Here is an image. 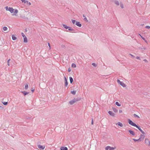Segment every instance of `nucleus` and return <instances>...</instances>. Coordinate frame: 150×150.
Segmentation results:
<instances>
[{
  "label": "nucleus",
  "mask_w": 150,
  "mask_h": 150,
  "mask_svg": "<svg viewBox=\"0 0 150 150\" xmlns=\"http://www.w3.org/2000/svg\"><path fill=\"white\" fill-rule=\"evenodd\" d=\"M115 3L117 6H118L119 5V2L118 1H115Z\"/></svg>",
  "instance_id": "nucleus-24"
},
{
  "label": "nucleus",
  "mask_w": 150,
  "mask_h": 150,
  "mask_svg": "<svg viewBox=\"0 0 150 150\" xmlns=\"http://www.w3.org/2000/svg\"><path fill=\"white\" fill-rule=\"evenodd\" d=\"M133 116L134 117H137L138 118H139V116H138V115H137L136 114H133Z\"/></svg>",
  "instance_id": "nucleus-33"
},
{
  "label": "nucleus",
  "mask_w": 150,
  "mask_h": 150,
  "mask_svg": "<svg viewBox=\"0 0 150 150\" xmlns=\"http://www.w3.org/2000/svg\"><path fill=\"white\" fill-rule=\"evenodd\" d=\"M64 80L65 81V86L67 87L68 85V82L67 81V79L65 76H64Z\"/></svg>",
  "instance_id": "nucleus-5"
},
{
  "label": "nucleus",
  "mask_w": 150,
  "mask_h": 150,
  "mask_svg": "<svg viewBox=\"0 0 150 150\" xmlns=\"http://www.w3.org/2000/svg\"><path fill=\"white\" fill-rule=\"evenodd\" d=\"M120 6L122 8H124V6L123 4L121 3H120Z\"/></svg>",
  "instance_id": "nucleus-34"
},
{
  "label": "nucleus",
  "mask_w": 150,
  "mask_h": 150,
  "mask_svg": "<svg viewBox=\"0 0 150 150\" xmlns=\"http://www.w3.org/2000/svg\"><path fill=\"white\" fill-rule=\"evenodd\" d=\"M8 11H9L11 13H13V11H14V9L12 7H9L8 8Z\"/></svg>",
  "instance_id": "nucleus-6"
},
{
  "label": "nucleus",
  "mask_w": 150,
  "mask_h": 150,
  "mask_svg": "<svg viewBox=\"0 0 150 150\" xmlns=\"http://www.w3.org/2000/svg\"><path fill=\"white\" fill-rule=\"evenodd\" d=\"M117 81L118 82V83L119 84H120L121 82V81H120V80L119 79H117Z\"/></svg>",
  "instance_id": "nucleus-43"
},
{
  "label": "nucleus",
  "mask_w": 150,
  "mask_h": 150,
  "mask_svg": "<svg viewBox=\"0 0 150 150\" xmlns=\"http://www.w3.org/2000/svg\"><path fill=\"white\" fill-rule=\"evenodd\" d=\"M12 38L13 40H14L16 39L17 38L14 35H12Z\"/></svg>",
  "instance_id": "nucleus-20"
},
{
  "label": "nucleus",
  "mask_w": 150,
  "mask_h": 150,
  "mask_svg": "<svg viewBox=\"0 0 150 150\" xmlns=\"http://www.w3.org/2000/svg\"><path fill=\"white\" fill-rule=\"evenodd\" d=\"M21 1L23 3H24L25 4L26 3V1L25 0H21Z\"/></svg>",
  "instance_id": "nucleus-42"
},
{
  "label": "nucleus",
  "mask_w": 150,
  "mask_h": 150,
  "mask_svg": "<svg viewBox=\"0 0 150 150\" xmlns=\"http://www.w3.org/2000/svg\"><path fill=\"white\" fill-rule=\"evenodd\" d=\"M120 84L123 87H125L126 86V85L122 81H121V82L120 83Z\"/></svg>",
  "instance_id": "nucleus-15"
},
{
  "label": "nucleus",
  "mask_w": 150,
  "mask_h": 150,
  "mask_svg": "<svg viewBox=\"0 0 150 150\" xmlns=\"http://www.w3.org/2000/svg\"><path fill=\"white\" fill-rule=\"evenodd\" d=\"M3 104L5 105H7V104H8V102H2Z\"/></svg>",
  "instance_id": "nucleus-38"
},
{
  "label": "nucleus",
  "mask_w": 150,
  "mask_h": 150,
  "mask_svg": "<svg viewBox=\"0 0 150 150\" xmlns=\"http://www.w3.org/2000/svg\"><path fill=\"white\" fill-rule=\"evenodd\" d=\"M140 139H133V140L135 142H137V141H138V142H141L140 141Z\"/></svg>",
  "instance_id": "nucleus-27"
},
{
  "label": "nucleus",
  "mask_w": 150,
  "mask_h": 150,
  "mask_svg": "<svg viewBox=\"0 0 150 150\" xmlns=\"http://www.w3.org/2000/svg\"><path fill=\"white\" fill-rule=\"evenodd\" d=\"M34 89L33 88H31V91L33 93L34 92Z\"/></svg>",
  "instance_id": "nucleus-46"
},
{
  "label": "nucleus",
  "mask_w": 150,
  "mask_h": 150,
  "mask_svg": "<svg viewBox=\"0 0 150 150\" xmlns=\"http://www.w3.org/2000/svg\"><path fill=\"white\" fill-rule=\"evenodd\" d=\"M128 132L132 135L133 136H134L135 134L134 131L131 130H129Z\"/></svg>",
  "instance_id": "nucleus-14"
},
{
  "label": "nucleus",
  "mask_w": 150,
  "mask_h": 150,
  "mask_svg": "<svg viewBox=\"0 0 150 150\" xmlns=\"http://www.w3.org/2000/svg\"><path fill=\"white\" fill-rule=\"evenodd\" d=\"M141 49H143L144 50H145L146 49L145 47H143V48H141Z\"/></svg>",
  "instance_id": "nucleus-57"
},
{
  "label": "nucleus",
  "mask_w": 150,
  "mask_h": 150,
  "mask_svg": "<svg viewBox=\"0 0 150 150\" xmlns=\"http://www.w3.org/2000/svg\"><path fill=\"white\" fill-rule=\"evenodd\" d=\"M144 25V24H142L141 25L142 26H143V25Z\"/></svg>",
  "instance_id": "nucleus-59"
},
{
  "label": "nucleus",
  "mask_w": 150,
  "mask_h": 150,
  "mask_svg": "<svg viewBox=\"0 0 150 150\" xmlns=\"http://www.w3.org/2000/svg\"><path fill=\"white\" fill-rule=\"evenodd\" d=\"M145 28L149 29L150 28V26L148 25H147L145 27Z\"/></svg>",
  "instance_id": "nucleus-44"
},
{
  "label": "nucleus",
  "mask_w": 150,
  "mask_h": 150,
  "mask_svg": "<svg viewBox=\"0 0 150 150\" xmlns=\"http://www.w3.org/2000/svg\"><path fill=\"white\" fill-rule=\"evenodd\" d=\"M68 30L69 31H73L72 33H76V32L73 29L71 28V27H69L68 28Z\"/></svg>",
  "instance_id": "nucleus-10"
},
{
  "label": "nucleus",
  "mask_w": 150,
  "mask_h": 150,
  "mask_svg": "<svg viewBox=\"0 0 150 150\" xmlns=\"http://www.w3.org/2000/svg\"><path fill=\"white\" fill-rule=\"evenodd\" d=\"M76 25L79 27H81L82 26L81 24L80 23V22L78 21L76 22Z\"/></svg>",
  "instance_id": "nucleus-9"
},
{
  "label": "nucleus",
  "mask_w": 150,
  "mask_h": 150,
  "mask_svg": "<svg viewBox=\"0 0 150 150\" xmlns=\"http://www.w3.org/2000/svg\"><path fill=\"white\" fill-rule=\"evenodd\" d=\"M109 148H110V146H107L105 147V150H108V149H109Z\"/></svg>",
  "instance_id": "nucleus-37"
},
{
  "label": "nucleus",
  "mask_w": 150,
  "mask_h": 150,
  "mask_svg": "<svg viewBox=\"0 0 150 150\" xmlns=\"http://www.w3.org/2000/svg\"><path fill=\"white\" fill-rule=\"evenodd\" d=\"M130 55H131V56H132V58H134V57H135L134 56V55H132V54H130Z\"/></svg>",
  "instance_id": "nucleus-52"
},
{
  "label": "nucleus",
  "mask_w": 150,
  "mask_h": 150,
  "mask_svg": "<svg viewBox=\"0 0 150 150\" xmlns=\"http://www.w3.org/2000/svg\"><path fill=\"white\" fill-rule=\"evenodd\" d=\"M70 83L71 84L72 83L73 81V78L71 77H69Z\"/></svg>",
  "instance_id": "nucleus-19"
},
{
  "label": "nucleus",
  "mask_w": 150,
  "mask_h": 150,
  "mask_svg": "<svg viewBox=\"0 0 150 150\" xmlns=\"http://www.w3.org/2000/svg\"><path fill=\"white\" fill-rule=\"evenodd\" d=\"M28 87V84H26L25 85V89L27 90Z\"/></svg>",
  "instance_id": "nucleus-32"
},
{
  "label": "nucleus",
  "mask_w": 150,
  "mask_h": 150,
  "mask_svg": "<svg viewBox=\"0 0 150 150\" xmlns=\"http://www.w3.org/2000/svg\"><path fill=\"white\" fill-rule=\"evenodd\" d=\"M26 3H27V4L28 6H30L31 5V3L30 2H28V1H26Z\"/></svg>",
  "instance_id": "nucleus-29"
},
{
  "label": "nucleus",
  "mask_w": 150,
  "mask_h": 150,
  "mask_svg": "<svg viewBox=\"0 0 150 150\" xmlns=\"http://www.w3.org/2000/svg\"><path fill=\"white\" fill-rule=\"evenodd\" d=\"M72 23L73 24H75V23H76V20H72Z\"/></svg>",
  "instance_id": "nucleus-39"
},
{
  "label": "nucleus",
  "mask_w": 150,
  "mask_h": 150,
  "mask_svg": "<svg viewBox=\"0 0 150 150\" xmlns=\"http://www.w3.org/2000/svg\"><path fill=\"white\" fill-rule=\"evenodd\" d=\"M23 42H24L26 43L28 42V39L25 36L23 38Z\"/></svg>",
  "instance_id": "nucleus-18"
},
{
  "label": "nucleus",
  "mask_w": 150,
  "mask_h": 150,
  "mask_svg": "<svg viewBox=\"0 0 150 150\" xmlns=\"http://www.w3.org/2000/svg\"><path fill=\"white\" fill-rule=\"evenodd\" d=\"M83 20H84L85 21H86V22H88V20H87V18H86V17H85L84 18Z\"/></svg>",
  "instance_id": "nucleus-41"
},
{
  "label": "nucleus",
  "mask_w": 150,
  "mask_h": 150,
  "mask_svg": "<svg viewBox=\"0 0 150 150\" xmlns=\"http://www.w3.org/2000/svg\"><path fill=\"white\" fill-rule=\"evenodd\" d=\"M21 92L23 94L24 96H25L29 93V92L25 91H21Z\"/></svg>",
  "instance_id": "nucleus-16"
},
{
  "label": "nucleus",
  "mask_w": 150,
  "mask_h": 150,
  "mask_svg": "<svg viewBox=\"0 0 150 150\" xmlns=\"http://www.w3.org/2000/svg\"><path fill=\"white\" fill-rule=\"evenodd\" d=\"M7 28L6 27H4L3 28V29L4 31H6L7 30Z\"/></svg>",
  "instance_id": "nucleus-35"
},
{
  "label": "nucleus",
  "mask_w": 150,
  "mask_h": 150,
  "mask_svg": "<svg viewBox=\"0 0 150 150\" xmlns=\"http://www.w3.org/2000/svg\"><path fill=\"white\" fill-rule=\"evenodd\" d=\"M145 135L144 134H141L140 137L139 139H140V141H143L145 137Z\"/></svg>",
  "instance_id": "nucleus-7"
},
{
  "label": "nucleus",
  "mask_w": 150,
  "mask_h": 150,
  "mask_svg": "<svg viewBox=\"0 0 150 150\" xmlns=\"http://www.w3.org/2000/svg\"><path fill=\"white\" fill-rule=\"evenodd\" d=\"M92 65H93L94 67H96L97 65H96V64L94 63H93L92 64Z\"/></svg>",
  "instance_id": "nucleus-40"
},
{
  "label": "nucleus",
  "mask_w": 150,
  "mask_h": 150,
  "mask_svg": "<svg viewBox=\"0 0 150 150\" xmlns=\"http://www.w3.org/2000/svg\"><path fill=\"white\" fill-rule=\"evenodd\" d=\"M38 148L40 150H43L45 149V146H42L40 145H38Z\"/></svg>",
  "instance_id": "nucleus-3"
},
{
  "label": "nucleus",
  "mask_w": 150,
  "mask_h": 150,
  "mask_svg": "<svg viewBox=\"0 0 150 150\" xmlns=\"http://www.w3.org/2000/svg\"><path fill=\"white\" fill-rule=\"evenodd\" d=\"M71 67L73 68H75L76 67V65L74 63H72L71 64Z\"/></svg>",
  "instance_id": "nucleus-26"
},
{
  "label": "nucleus",
  "mask_w": 150,
  "mask_h": 150,
  "mask_svg": "<svg viewBox=\"0 0 150 150\" xmlns=\"http://www.w3.org/2000/svg\"><path fill=\"white\" fill-rule=\"evenodd\" d=\"M115 104L118 106H121V104L118 102H115Z\"/></svg>",
  "instance_id": "nucleus-28"
},
{
  "label": "nucleus",
  "mask_w": 150,
  "mask_h": 150,
  "mask_svg": "<svg viewBox=\"0 0 150 150\" xmlns=\"http://www.w3.org/2000/svg\"><path fill=\"white\" fill-rule=\"evenodd\" d=\"M145 142L146 144H148V145L150 143V141L149 139H146L145 140Z\"/></svg>",
  "instance_id": "nucleus-13"
},
{
  "label": "nucleus",
  "mask_w": 150,
  "mask_h": 150,
  "mask_svg": "<svg viewBox=\"0 0 150 150\" xmlns=\"http://www.w3.org/2000/svg\"><path fill=\"white\" fill-rule=\"evenodd\" d=\"M48 45L49 46L50 48V44L49 43H48Z\"/></svg>",
  "instance_id": "nucleus-54"
},
{
  "label": "nucleus",
  "mask_w": 150,
  "mask_h": 150,
  "mask_svg": "<svg viewBox=\"0 0 150 150\" xmlns=\"http://www.w3.org/2000/svg\"><path fill=\"white\" fill-rule=\"evenodd\" d=\"M71 93L74 95H75L76 94V91H72L71 92Z\"/></svg>",
  "instance_id": "nucleus-25"
},
{
  "label": "nucleus",
  "mask_w": 150,
  "mask_h": 150,
  "mask_svg": "<svg viewBox=\"0 0 150 150\" xmlns=\"http://www.w3.org/2000/svg\"><path fill=\"white\" fill-rule=\"evenodd\" d=\"M1 108L2 109L3 108V107H2L0 105V108Z\"/></svg>",
  "instance_id": "nucleus-60"
},
{
  "label": "nucleus",
  "mask_w": 150,
  "mask_h": 150,
  "mask_svg": "<svg viewBox=\"0 0 150 150\" xmlns=\"http://www.w3.org/2000/svg\"><path fill=\"white\" fill-rule=\"evenodd\" d=\"M139 35L141 36V37L142 38V39L144 40L147 43V41L145 40V38L143 37L140 34H139Z\"/></svg>",
  "instance_id": "nucleus-21"
},
{
  "label": "nucleus",
  "mask_w": 150,
  "mask_h": 150,
  "mask_svg": "<svg viewBox=\"0 0 150 150\" xmlns=\"http://www.w3.org/2000/svg\"><path fill=\"white\" fill-rule=\"evenodd\" d=\"M10 60V59H9L7 60V65L8 66H9L10 65L9 64V61Z\"/></svg>",
  "instance_id": "nucleus-36"
},
{
  "label": "nucleus",
  "mask_w": 150,
  "mask_h": 150,
  "mask_svg": "<svg viewBox=\"0 0 150 150\" xmlns=\"http://www.w3.org/2000/svg\"><path fill=\"white\" fill-rule=\"evenodd\" d=\"M25 32H26L27 31V29H25Z\"/></svg>",
  "instance_id": "nucleus-56"
},
{
  "label": "nucleus",
  "mask_w": 150,
  "mask_h": 150,
  "mask_svg": "<svg viewBox=\"0 0 150 150\" xmlns=\"http://www.w3.org/2000/svg\"><path fill=\"white\" fill-rule=\"evenodd\" d=\"M75 100H76V102L79 101L81 100V98H75Z\"/></svg>",
  "instance_id": "nucleus-31"
},
{
  "label": "nucleus",
  "mask_w": 150,
  "mask_h": 150,
  "mask_svg": "<svg viewBox=\"0 0 150 150\" xmlns=\"http://www.w3.org/2000/svg\"><path fill=\"white\" fill-rule=\"evenodd\" d=\"M62 25L64 27V28L66 29H67L68 28H69V26H67L65 24H63Z\"/></svg>",
  "instance_id": "nucleus-22"
},
{
  "label": "nucleus",
  "mask_w": 150,
  "mask_h": 150,
  "mask_svg": "<svg viewBox=\"0 0 150 150\" xmlns=\"http://www.w3.org/2000/svg\"><path fill=\"white\" fill-rule=\"evenodd\" d=\"M112 109L114 112L115 113L117 112L118 110L115 108H112Z\"/></svg>",
  "instance_id": "nucleus-23"
},
{
  "label": "nucleus",
  "mask_w": 150,
  "mask_h": 150,
  "mask_svg": "<svg viewBox=\"0 0 150 150\" xmlns=\"http://www.w3.org/2000/svg\"><path fill=\"white\" fill-rule=\"evenodd\" d=\"M116 148V147H113L110 146L109 150H113Z\"/></svg>",
  "instance_id": "nucleus-30"
},
{
  "label": "nucleus",
  "mask_w": 150,
  "mask_h": 150,
  "mask_svg": "<svg viewBox=\"0 0 150 150\" xmlns=\"http://www.w3.org/2000/svg\"><path fill=\"white\" fill-rule=\"evenodd\" d=\"M71 71V69L70 68H69L68 70V72H70V71Z\"/></svg>",
  "instance_id": "nucleus-49"
},
{
  "label": "nucleus",
  "mask_w": 150,
  "mask_h": 150,
  "mask_svg": "<svg viewBox=\"0 0 150 150\" xmlns=\"http://www.w3.org/2000/svg\"><path fill=\"white\" fill-rule=\"evenodd\" d=\"M144 61L145 62H147V60L146 59H144Z\"/></svg>",
  "instance_id": "nucleus-55"
},
{
  "label": "nucleus",
  "mask_w": 150,
  "mask_h": 150,
  "mask_svg": "<svg viewBox=\"0 0 150 150\" xmlns=\"http://www.w3.org/2000/svg\"><path fill=\"white\" fill-rule=\"evenodd\" d=\"M14 11H13L14 13L12 14V15H16V14L18 13V11L17 9H14Z\"/></svg>",
  "instance_id": "nucleus-12"
},
{
  "label": "nucleus",
  "mask_w": 150,
  "mask_h": 150,
  "mask_svg": "<svg viewBox=\"0 0 150 150\" xmlns=\"http://www.w3.org/2000/svg\"><path fill=\"white\" fill-rule=\"evenodd\" d=\"M136 59H140V57H138V56H137L136 57Z\"/></svg>",
  "instance_id": "nucleus-47"
},
{
  "label": "nucleus",
  "mask_w": 150,
  "mask_h": 150,
  "mask_svg": "<svg viewBox=\"0 0 150 150\" xmlns=\"http://www.w3.org/2000/svg\"><path fill=\"white\" fill-rule=\"evenodd\" d=\"M122 112V110H119V112L120 113H121Z\"/></svg>",
  "instance_id": "nucleus-53"
},
{
  "label": "nucleus",
  "mask_w": 150,
  "mask_h": 150,
  "mask_svg": "<svg viewBox=\"0 0 150 150\" xmlns=\"http://www.w3.org/2000/svg\"><path fill=\"white\" fill-rule=\"evenodd\" d=\"M83 17L84 18H85V17H86L84 15H83Z\"/></svg>",
  "instance_id": "nucleus-58"
},
{
  "label": "nucleus",
  "mask_w": 150,
  "mask_h": 150,
  "mask_svg": "<svg viewBox=\"0 0 150 150\" xmlns=\"http://www.w3.org/2000/svg\"><path fill=\"white\" fill-rule=\"evenodd\" d=\"M76 102L75 98H74L72 100H71L69 102V103L70 105H73Z\"/></svg>",
  "instance_id": "nucleus-4"
},
{
  "label": "nucleus",
  "mask_w": 150,
  "mask_h": 150,
  "mask_svg": "<svg viewBox=\"0 0 150 150\" xmlns=\"http://www.w3.org/2000/svg\"><path fill=\"white\" fill-rule=\"evenodd\" d=\"M116 125H118L120 127H122L123 126V124L122 123L120 122H118L116 124Z\"/></svg>",
  "instance_id": "nucleus-17"
},
{
  "label": "nucleus",
  "mask_w": 150,
  "mask_h": 150,
  "mask_svg": "<svg viewBox=\"0 0 150 150\" xmlns=\"http://www.w3.org/2000/svg\"><path fill=\"white\" fill-rule=\"evenodd\" d=\"M93 119L92 118V121H91V124L92 125H93Z\"/></svg>",
  "instance_id": "nucleus-50"
},
{
  "label": "nucleus",
  "mask_w": 150,
  "mask_h": 150,
  "mask_svg": "<svg viewBox=\"0 0 150 150\" xmlns=\"http://www.w3.org/2000/svg\"><path fill=\"white\" fill-rule=\"evenodd\" d=\"M5 8H6V11H8V6H6V7H5Z\"/></svg>",
  "instance_id": "nucleus-51"
},
{
  "label": "nucleus",
  "mask_w": 150,
  "mask_h": 150,
  "mask_svg": "<svg viewBox=\"0 0 150 150\" xmlns=\"http://www.w3.org/2000/svg\"><path fill=\"white\" fill-rule=\"evenodd\" d=\"M108 113L111 116H112L113 117H114L115 116V114L112 112L111 111H109L108 112Z\"/></svg>",
  "instance_id": "nucleus-8"
},
{
  "label": "nucleus",
  "mask_w": 150,
  "mask_h": 150,
  "mask_svg": "<svg viewBox=\"0 0 150 150\" xmlns=\"http://www.w3.org/2000/svg\"><path fill=\"white\" fill-rule=\"evenodd\" d=\"M31 118L30 117H26V119H30Z\"/></svg>",
  "instance_id": "nucleus-48"
},
{
  "label": "nucleus",
  "mask_w": 150,
  "mask_h": 150,
  "mask_svg": "<svg viewBox=\"0 0 150 150\" xmlns=\"http://www.w3.org/2000/svg\"><path fill=\"white\" fill-rule=\"evenodd\" d=\"M60 150H68V148L65 146H62L60 148Z\"/></svg>",
  "instance_id": "nucleus-11"
},
{
  "label": "nucleus",
  "mask_w": 150,
  "mask_h": 150,
  "mask_svg": "<svg viewBox=\"0 0 150 150\" xmlns=\"http://www.w3.org/2000/svg\"><path fill=\"white\" fill-rule=\"evenodd\" d=\"M128 123L131 125L135 127L137 125L135 123H134L132 120L130 119H128Z\"/></svg>",
  "instance_id": "nucleus-1"
},
{
  "label": "nucleus",
  "mask_w": 150,
  "mask_h": 150,
  "mask_svg": "<svg viewBox=\"0 0 150 150\" xmlns=\"http://www.w3.org/2000/svg\"><path fill=\"white\" fill-rule=\"evenodd\" d=\"M21 35L23 38H24V37H25V35L23 33H21Z\"/></svg>",
  "instance_id": "nucleus-45"
},
{
  "label": "nucleus",
  "mask_w": 150,
  "mask_h": 150,
  "mask_svg": "<svg viewBox=\"0 0 150 150\" xmlns=\"http://www.w3.org/2000/svg\"><path fill=\"white\" fill-rule=\"evenodd\" d=\"M135 127H136L139 131H140L143 134H145V132L141 129L139 126L138 125H137Z\"/></svg>",
  "instance_id": "nucleus-2"
}]
</instances>
